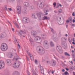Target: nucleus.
<instances>
[{
  "instance_id": "1",
  "label": "nucleus",
  "mask_w": 75,
  "mask_h": 75,
  "mask_svg": "<svg viewBox=\"0 0 75 75\" xmlns=\"http://www.w3.org/2000/svg\"><path fill=\"white\" fill-rule=\"evenodd\" d=\"M36 16H38V17L39 18H43V20H50V18L49 17H47V16L45 17L44 15L41 13H39L36 14Z\"/></svg>"
},
{
  "instance_id": "39",
  "label": "nucleus",
  "mask_w": 75,
  "mask_h": 75,
  "mask_svg": "<svg viewBox=\"0 0 75 75\" xmlns=\"http://www.w3.org/2000/svg\"><path fill=\"white\" fill-rule=\"evenodd\" d=\"M8 9L9 10V11H12V9L11 8H8Z\"/></svg>"
},
{
  "instance_id": "37",
  "label": "nucleus",
  "mask_w": 75,
  "mask_h": 75,
  "mask_svg": "<svg viewBox=\"0 0 75 75\" xmlns=\"http://www.w3.org/2000/svg\"><path fill=\"white\" fill-rule=\"evenodd\" d=\"M72 16H75V13L73 12L72 14Z\"/></svg>"
},
{
  "instance_id": "25",
  "label": "nucleus",
  "mask_w": 75,
  "mask_h": 75,
  "mask_svg": "<svg viewBox=\"0 0 75 75\" xmlns=\"http://www.w3.org/2000/svg\"><path fill=\"white\" fill-rule=\"evenodd\" d=\"M32 17L33 18H36V17H35V13H33L32 14Z\"/></svg>"
},
{
  "instance_id": "24",
  "label": "nucleus",
  "mask_w": 75,
  "mask_h": 75,
  "mask_svg": "<svg viewBox=\"0 0 75 75\" xmlns=\"http://www.w3.org/2000/svg\"><path fill=\"white\" fill-rule=\"evenodd\" d=\"M64 55L65 56H68V57H70V55L67 52H64Z\"/></svg>"
},
{
  "instance_id": "45",
  "label": "nucleus",
  "mask_w": 75,
  "mask_h": 75,
  "mask_svg": "<svg viewBox=\"0 0 75 75\" xmlns=\"http://www.w3.org/2000/svg\"><path fill=\"white\" fill-rule=\"evenodd\" d=\"M26 58L27 59L28 61H29V59L28 58V57H27L26 56Z\"/></svg>"
},
{
  "instance_id": "36",
  "label": "nucleus",
  "mask_w": 75,
  "mask_h": 75,
  "mask_svg": "<svg viewBox=\"0 0 75 75\" xmlns=\"http://www.w3.org/2000/svg\"><path fill=\"white\" fill-rule=\"evenodd\" d=\"M59 13H62V10L60 9V11H59Z\"/></svg>"
},
{
  "instance_id": "50",
  "label": "nucleus",
  "mask_w": 75,
  "mask_h": 75,
  "mask_svg": "<svg viewBox=\"0 0 75 75\" xmlns=\"http://www.w3.org/2000/svg\"><path fill=\"white\" fill-rule=\"evenodd\" d=\"M48 13H46L44 14V15H48Z\"/></svg>"
},
{
  "instance_id": "44",
  "label": "nucleus",
  "mask_w": 75,
  "mask_h": 75,
  "mask_svg": "<svg viewBox=\"0 0 75 75\" xmlns=\"http://www.w3.org/2000/svg\"><path fill=\"white\" fill-rule=\"evenodd\" d=\"M12 30L14 32V28H12Z\"/></svg>"
},
{
  "instance_id": "15",
  "label": "nucleus",
  "mask_w": 75,
  "mask_h": 75,
  "mask_svg": "<svg viewBox=\"0 0 75 75\" xmlns=\"http://www.w3.org/2000/svg\"><path fill=\"white\" fill-rule=\"evenodd\" d=\"M24 6L27 7H28L30 6V4H29V3L27 2H25L24 3Z\"/></svg>"
},
{
  "instance_id": "52",
  "label": "nucleus",
  "mask_w": 75,
  "mask_h": 75,
  "mask_svg": "<svg viewBox=\"0 0 75 75\" xmlns=\"http://www.w3.org/2000/svg\"><path fill=\"white\" fill-rule=\"evenodd\" d=\"M72 26H73V27H74V26H75V24H72Z\"/></svg>"
},
{
  "instance_id": "59",
  "label": "nucleus",
  "mask_w": 75,
  "mask_h": 75,
  "mask_svg": "<svg viewBox=\"0 0 75 75\" xmlns=\"http://www.w3.org/2000/svg\"><path fill=\"white\" fill-rule=\"evenodd\" d=\"M68 25H66V28H68Z\"/></svg>"
},
{
  "instance_id": "34",
  "label": "nucleus",
  "mask_w": 75,
  "mask_h": 75,
  "mask_svg": "<svg viewBox=\"0 0 75 75\" xmlns=\"http://www.w3.org/2000/svg\"><path fill=\"white\" fill-rule=\"evenodd\" d=\"M35 63L36 64H38L37 62H38V61L37 60H35Z\"/></svg>"
},
{
  "instance_id": "5",
  "label": "nucleus",
  "mask_w": 75,
  "mask_h": 75,
  "mask_svg": "<svg viewBox=\"0 0 75 75\" xmlns=\"http://www.w3.org/2000/svg\"><path fill=\"white\" fill-rule=\"evenodd\" d=\"M57 49L60 54H62L63 53V50L62 49V47L59 45L57 46Z\"/></svg>"
},
{
  "instance_id": "48",
  "label": "nucleus",
  "mask_w": 75,
  "mask_h": 75,
  "mask_svg": "<svg viewBox=\"0 0 75 75\" xmlns=\"http://www.w3.org/2000/svg\"><path fill=\"white\" fill-rule=\"evenodd\" d=\"M18 64H19V65H18V67H19L20 65V62H19L18 63Z\"/></svg>"
},
{
  "instance_id": "14",
  "label": "nucleus",
  "mask_w": 75,
  "mask_h": 75,
  "mask_svg": "<svg viewBox=\"0 0 75 75\" xmlns=\"http://www.w3.org/2000/svg\"><path fill=\"white\" fill-rule=\"evenodd\" d=\"M4 63V62L2 60H1L0 61V69H1V68H3V65L2 64H3Z\"/></svg>"
},
{
  "instance_id": "41",
  "label": "nucleus",
  "mask_w": 75,
  "mask_h": 75,
  "mask_svg": "<svg viewBox=\"0 0 75 75\" xmlns=\"http://www.w3.org/2000/svg\"><path fill=\"white\" fill-rule=\"evenodd\" d=\"M8 62H9V63H11V60L8 59Z\"/></svg>"
},
{
  "instance_id": "32",
  "label": "nucleus",
  "mask_w": 75,
  "mask_h": 75,
  "mask_svg": "<svg viewBox=\"0 0 75 75\" xmlns=\"http://www.w3.org/2000/svg\"><path fill=\"white\" fill-rule=\"evenodd\" d=\"M44 13H48V11L47 10H44Z\"/></svg>"
},
{
  "instance_id": "3",
  "label": "nucleus",
  "mask_w": 75,
  "mask_h": 75,
  "mask_svg": "<svg viewBox=\"0 0 75 75\" xmlns=\"http://www.w3.org/2000/svg\"><path fill=\"white\" fill-rule=\"evenodd\" d=\"M37 50H38L39 52L41 55H43L45 53V50L41 46H39L37 47Z\"/></svg>"
},
{
  "instance_id": "6",
  "label": "nucleus",
  "mask_w": 75,
  "mask_h": 75,
  "mask_svg": "<svg viewBox=\"0 0 75 75\" xmlns=\"http://www.w3.org/2000/svg\"><path fill=\"white\" fill-rule=\"evenodd\" d=\"M35 41H38V43H40L42 41V39L40 37H37L35 38L34 39Z\"/></svg>"
},
{
  "instance_id": "20",
  "label": "nucleus",
  "mask_w": 75,
  "mask_h": 75,
  "mask_svg": "<svg viewBox=\"0 0 75 75\" xmlns=\"http://www.w3.org/2000/svg\"><path fill=\"white\" fill-rule=\"evenodd\" d=\"M62 7V5L61 4H59L57 3V6L56 7V8H58L59 6Z\"/></svg>"
},
{
  "instance_id": "46",
  "label": "nucleus",
  "mask_w": 75,
  "mask_h": 75,
  "mask_svg": "<svg viewBox=\"0 0 75 75\" xmlns=\"http://www.w3.org/2000/svg\"><path fill=\"white\" fill-rule=\"evenodd\" d=\"M62 72H65V69H63L62 70Z\"/></svg>"
},
{
  "instance_id": "57",
  "label": "nucleus",
  "mask_w": 75,
  "mask_h": 75,
  "mask_svg": "<svg viewBox=\"0 0 75 75\" xmlns=\"http://www.w3.org/2000/svg\"><path fill=\"white\" fill-rule=\"evenodd\" d=\"M73 42H75V40H74V39H73Z\"/></svg>"
},
{
  "instance_id": "40",
  "label": "nucleus",
  "mask_w": 75,
  "mask_h": 75,
  "mask_svg": "<svg viewBox=\"0 0 75 75\" xmlns=\"http://www.w3.org/2000/svg\"><path fill=\"white\" fill-rule=\"evenodd\" d=\"M27 73L28 75H30V72H29V71H28Z\"/></svg>"
},
{
  "instance_id": "13",
  "label": "nucleus",
  "mask_w": 75,
  "mask_h": 75,
  "mask_svg": "<svg viewBox=\"0 0 75 75\" xmlns=\"http://www.w3.org/2000/svg\"><path fill=\"white\" fill-rule=\"evenodd\" d=\"M42 2H41L40 3V4H38L37 7L38 8H42Z\"/></svg>"
},
{
  "instance_id": "51",
  "label": "nucleus",
  "mask_w": 75,
  "mask_h": 75,
  "mask_svg": "<svg viewBox=\"0 0 75 75\" xmlns=\"http://www.w3.org/2000/svg\"><path fill=\"white\" fill-rule=\"evenodd\" d=\"M18 46L19 47V48H20V45H19V44H18Z\"/></svg>"
},
{
  "instance_id": "47",
  "label": "nucleus",
  "mask_w": 75,
  "mask_h": 75,
  "mask_svg": "<svg viewBox=\"0 0 75 75\" xmlns=\"http://www.w3.org/2000/svg\"><path fill=\"white\" fill-rule=\"evenodd\" d=\"M66 69L67 70V71H69V69H68V68H66Z\"/></svg>"
},
{
  "instance_id": "23",
  "label": "nucleus",
  "mask_w": 75,
  "mask_h": 75,
  "mask_svg": "<svg viewBox=\"0 0 75 75\" xmlns=\"http://www.w3.org/2000/svg\"><path fill=\"white\" fill-rule=\"evenodd\" d=\"M22 13H23V14H26L27 13V9H25L23 10Z\"/></svg>"
},
{
  "instance_id": "53",
  "label": "nucleus",
  "mask_w": 75,
  "mask_h": 75,
  "mask_svg": "<svg viewBox=\"0 0 75 75\" xmlns=\"http://www.w3.org/2000/svg\"><path fill=\"white\" fill-rule=\"evenodd\" d=\"M54 12L55 13H57V11H56V10H55L54 11Z\"/></svg>"
},
{
  "instance_id": "56",
  "label": "nucleus",
  "mask_w": 75,
  "mask_h": 75,
  "mask_svg": "<svg viewBox=\"0 0 75 75\" xmlns=\"http://www.w3.org/2000/svg\"><path fill=\"white\" fill-rule=\"evenodd\" d=\"M14 0H10V1H14Z\"/></svg>"
},
{
  "instance_id": "4",
  "label": "nucleus",
  "mask_w": 75,
  "mask_h": 75,
  "mask_svg": "<svg viewBox=\"0 0 75 75\" xmlns=\"http://www.w3.org/2000/svg\"><path fill=\"white\" fill-rule=\"evenodd\" d=\"M17 34L19 35L21 37H25V36L24 35H23L24 34H25V31H23L21 30H20V31H19L18 30L17 31Z\"/></svg>"
},
{
  "instance_id": "62",
  "label": "nucleus",
  "mask_w": 75,
  "mask_h": 75,
  "mask_svg": "<svg viewBox=\"0 0 75 75\" xmlns=\"http://www.w3.org/2000/svg\"><path fill=\"white\" fill-rule=\"evenodd\" d=\"M8 23H9L10 25H11V23H10V22H9Z\"/></svg>"
},
{
  "instance_id": "61",
  "label": "nucleus",
  "mask_w": 75,
  "mask_h": 75,
  "mask_svg": "<svg viewBox=\"0 0 75 75\" xmlns=\"http://www.w3.org/2000/svg\"><path fill=\"white\" fill-rule=\"evenodd\" d=\"M65 36H66V37H68V35H67V34H66Z\"/></svg>"
},
{
  "instance_id": "16",
  "label": "nucleus",
  "mask_w": 75,
  "mask_h": 75,
  "mask_svg": "<svg viewBox=\"0 0 75 75\" xmlns=\"http://www.w3.org/2000/svg\"><path fill=\"white\" fill-rule=\"evenodd\" d=\"M28 55L30 56V58L31 60H34V57L30 53H28Z\"/></svg>"
},
{
  "instance_id": "64",
  "label": "nucleus",
  "mask_w": 75,
  "mask_h": 75,
  "mask_svg": "<svg viewBox=\"0 0 75 75\" xmlns=\"http://www.w3.org/2000/svg\"><path fill=\"white\" fill-rule=\"evenodd\" d=\"M33 75H36L35 73H34L33 74Z\"/></svg>"
},
{
  "instance_id": "60",
  "label": "nucleus",
  "mask_w": 75,
  "mask_h": 75,
  "mask_svg": "<svg viewBox=\"0 0 75 75\" xmlns=\"http://www.w3.org/2000/svg\"><path fill=\"white\" fill-rule=\"evenodd\" d=\"M70 63L72 64H73V62H72V61H71V62H70Z\"/></svg>"
},
{
  "instance_id": "35",
  "label": "nucleus",
  "mask_w": 75,
  "mask_h": 75,
  "mask_svg": "<svg viewBox=\"0 0 75 75\" xmlns=\"http://www.w3.org/2000/svg\"><path fill=\"white\" fill-rule=\"evenodd\" d=\"M69 21H70L69 20H67L66 21V23H69Z\"/></svg>"
},
{
  "instance_id": "63",
  "label": "nucleus",
  "mask_w": 75,
  "mask_h": 75,
  "mask_svg": "<svg viewBox=\"0 0 75 75\" xmlns=\"http://www.w3.org/2000/svg\"><path fill=\"white\" fill-rule=\"evenodd\" d=\"M44 61H45V60L42 59V62H44Z\"/></svg>"
},
{
  "instance_id": "19",
  "label": "nucleus",
  "mask_w": 75,
  "mask_h": 75,
  "mask_svg": "<svg viewBox=\"0 0 75 75\" xmlns=\"http://www.w3.org/2000/svg\"><path fill=\"white\" fill-rule=\"evenodd\" d=\"M48 42L47 40H45L43 42V44L44 45H48Z\"/></svg>"
},
{
  "instance_id": "43",
  "label": "nucleus",
  "mask_w": 75,
  "mask_h": 75,
  "mask_svg": "<svg viewBox=\"0 0 75 75\" xmlns=\"http://www.w3.org/2000/svg\"><path fill=\"white\" fill-rule=\"evenodd\" d=\"M13 67L14 68H16V67H17V65H14V66H13Z\"/></svg>"
},
{
  "instance_id": "18",
  "label": "nucleus",
  "mask_w": 75,
  "mask_h": 75,
  "mask_svg": "<svg viewBox=\"0 0 75 75\" xmlns=\"http://www.w3.org/2000/svg\"><path fill=\"white\" fill-rule=\"evenodd\" d=\"M25 19L26 21L23 22L24 24H26V23H29V19L28 18H25Z\"/></svg>"
},
{
  "instance_id": "22",
  "label": "nucleus",
  "mask_w": 75,
  "mask_h": 75,
  "mask_svg": "<svg viewBox=\"0 0 75 75\" xmlns=\"http://www.w3.org/2000/svg\"><path fill=\"white\" fill-rule=\"evenodd\" d=\"M51 31L52 32L53 34H57L56 32L54 31V29H53L51 28Z\"/></svg>"
},
{
  "instance_id": "8",
  "label": "nucleus",
  "mask_w": 75,
  "mask_h": 75,
  "mask_svg": "<svg viewBox=\"0 0 75 75\" xmlns=\"http://www.w3.org/2000/svg\"><path fill=\"white\" fill-rule=\"evenodd\" d=\"M16 8L18 11L19 10V9L20 10L18 12V15H19V14H21V7H20V6H18L16 7Z\"/></svg>"
},
{
  "instance_id": "33",
  "label": "nucleus",
  "mask_w": 75,
  "mask_h": 75,
  "mask_svg": "<svg viewBox=\"0 0 75 75\" xmlns=\"http://www.w3.org/2000/svg\"><path fill=\"white\" fill-rule=\"evenodd\" d=\"M62 45H63L65 46V42H62Z\"/></svg>"
},
{
  "instance_id": "38",
  "label": "nucleus",
  "mask_w": 75,
  "mask_h": 75,
  "mask_svg": "<svg viewBox=\"0 0 75 75\" xmlns=\"http://www.w3.org/2000/svg\"><path fill=\"white\" fill-rule=\"evenodd\" d=\"M13 23H14V24L15 25H16L17 24V23L15 21H13Z\"/></svg>"
},
{
  "instance_id": "42",
  "label": "nucleus",
  "mask_w": 75,
  "mask_h": 75,
  "mask_svg": "<svg viewBox=\"0 0 75 75\" xmlns=\"http://www.w3.org/2000/svg\"><path fill=\"white\" fill-rule=\"evenodd\" d=\"M8 60H7L6 61V63H7V64H8L9 63V62H8Z\"/></svg>"
},
{
  "instance_id": "49",
  "label": "nucleus",
  "mask_w": 75,
  "mask_h": 75,
  "mask_svg": "<svg viewBox=\"0 0 75 75\" xmlns=\"http://www.w3.org/2000/svg\"><path fill=\"white\" fill-rule=\"evenodd\" d=\"M73 23H75V19L73 20Z\"/></svg>"
},
{
  "instance_id": "55",
  "label": "nucleus",
  "mask_w": 75,
  "mask_h": 75,
  "mask_svg": "<svg viewBox=\"0 0 75 75\" xmlns=\"http://www.w3.org/2000/svg\"><path fill=\"white\" fill-rule=\"evenodd\" d=\"M52 74H54V71L52 70Z\"/></svg>"
},
{
  "instance_id": "28",
  "label": "nucleus",
  "mask_w": 75,
  "mask_h": 75,
  "mask_svg": "<svg viewBox=\"0 0 75 75\" xmlns=\"http://www.w3.org/2000/svg\"><path fill=\"white\" fill-rule=\"evenodd\" d=\"M68 74V72L66 71H65V72H64L63 74L64 75H67V74Z\"/></svg>"
},
{
  "instance_id": "21",
  "label": "nucleus",
  "mask_w": 75,
  "mask_h": 75,
  "mask_svg": "<svg viewBox=\"0 0 75 75\" xmlns=\"http://www.w3.org/2000/svg\"><path fill=\"white\" fill-rule=\"evenodd\" d=\"M50 46L52 47H54V43L52 41H51L50 42Z\"/></svg>"
},
{
  "instance_id": "26",
  "label": "nucleus",
  "mask_w": 75,
  "mask_h": 75,
  "mask_svg": "<svg viewBox=\"0 0 75 75\" xmlns=\"http://www.w3.org/2000/svg\"><path fill=\"white\" fill-rule=\"evenodd\" d=\"M68 19L71 22H72V17H70Z\"/></svg>"
},
{
  "instance_id": "9",
  "label": "nucleus",
  "mask_w": 75,
  "mask_h": 75,
  "mask_svg": "<svg viewBox=\"0 0 75 75\" xmlns=\"http://www.w3.org/2000/svg\"><path fill=\"white\" fill-rule=\"evenodd\" d=\"M14 56V55L13 54L11 53H9L8 54V57L9 58H12Z\"/></svg>"
},
{
  "instance_id": "2",
  "label": "nucleus",
  "mask_w": 75,
  "mask_h": 75,
  "mask_svg": "<svg viewBox=\"0 0 75 75\" xmlns=\"http://www.w3.org/2000/svg\"><path fill=\"white\" fill-rule=\"evenodd\" d=\"M1 49L3 51H6L8 49V47L6 44L5 43H2L1 47Z\"/></svg>"
},
{
  "instance_id": "17",
  "label": "nucleus",
  "mask_w": 75,
  "mask_h": 75,
  "mask_svg": "<svg viewBox=\"0 0 75 75\" xmlns=\"http://www.w3.org/2000/svg\"><path fill=\"white\" fill-rule=\"evenodd\" d=\"M40 67L41 72L42 74V73H44V68L42 66H41L40 64Z\"/></svg>"
},
{
  "instance_id": "58",
  "label": "nucleus",
  "mask_w": 75,
  "mask_h": 75,
  "mask_svg": "<svg viewBox=\"0 0 75 75\" xmlns=\"http://www.w3.org/2000/svg\"><path fill=\"white\" fill-rule=\"evenodd\" d=\"M68 40H69V41L70 42H71V41H70V39H68Z\"/></svg>"
},
{
  "instance_id": "29",
  "label": "nucleus",
  "mask_w": 75,
  "mask_h": 75,
  "mask_svg": "<svg viewBox=\"0 0 75 75\" xmlns=\"http://www.w3.org/2000/svg\"><path fill=\"white\" fill-rule=\"evenodd\" d=\"M33 8H34V7H33V6H30V10H33Z\"/></svg>"
},
{
  "instance_id": "30",
  "label": "nucleus",
  "mask_w": 75,
  "mask_h": 75,
  "mask_svg": "<svg viewBox=\"0 0 75 75\" xmlns=\"http://www.w3.org/2000/svg\"><path fill=\"white\" fill-rule=\"evenodd\" d=\"M62 40H67V38H62Z\"/></svg>"
},
{
  "instance_id": "7",
  "label": "nucleus",
  "mask_w": 75,
  "mask_h": 75,
  "mask_svg": "<svg viewBox=\"0 0 75 75\" xmlns=\"http://www.w3.org/2000/svg\"><path fill=\"white\" fill-rule=\"evenodd\" d=\"M1 37H0V40L1 39V38H5L7 36V34L5 33H3L1 35Z\"/></svg>"
},
{
  "instance_id": "11",
  "label": "nucleus",
  "mask_w": 75,
  "mask_h": 75,
  "mask_svg": "<svg viewBox=\"0 0 75 75\" xmlns=\"http://www.w3.org/2000/svg\"><path fill=\"white\" fill-rule=\"evenodd\" d=\"M31 34L33 37H35L37 35V32L35 31H33L32 32Z\"/></svg>"
},
{
  "instance_id": "12",
  "label": "nucleus",
  "mask_w": 75,
  "mask_h": 75,
  "mask_svg": "<svg viewBox=\"0 0 75 75\" xmlns=\"http://www.w3.org/2000/svg\"><path fill=\"white\" fill-rule=\"evenodd\" d=\"M16 56H15L14 58L15 59H16V61H17V60H18V59H21V58H20V57H19L18 56V55H17V54L16 53Z\"/></svg>"
},
{
  "instance_id": "54",
  "label": "nucleus",
  "mask_w": 75,
  "mask_h": 75,
  "mask_svg": "<svg viewBox=\"0 0 75 75\" xmlns=\"http://www.w3.org/2000/svg\"><path fill=\"white\" fill-rule=\"evenodd\" d=\"M72 44H74V45H75V43L74 42H72Z\"/></svg>"
},
{
  "instance_id": "31",
  "label": "nucleus",
  "mask_w": 75,
  "mask_h": 75,
  "mask_svg": "<svg viewBox=\"0 0 75 75\" xmlns=\"http://www.w3.org/2000/svg\"><path fill=\"white\" fill-rule=\"evenodd\" d=\"M15 25H16V27H17V28H19V26L18 25V24H17Z\"/></svg>"
},
{
  "instance_id": "10",
  "label": "nucleus",
  "mask_w": 75,
  "mask_h": 75,
  "mask_svg": "<svg viewBox=\"0 0 75 75\" xmlns=\"http://www.w3.org/2000/svg\"><path fill=\"white\" fill-rule=\"evenodd\" d=\"M50 64L52 65L53 67H55V66L56 65V63L54 61L50 62Z\"/></svg>"
},
{
  "instance_id": "27",
  "label": "nucleus",
  "mask_w": 75,
  "mask_h": 75,
  "mask_svg": "<svg viewBox=\"0 0 75 75\" xmlns=\"http://www.w3.org/2000/svg\"><path fill=\"white\" fill-rule=\"evenodd\" d=\"M57 4V3L56 2H54L53 3V5L54 7H55V6H56V5Z\"/></svg>"
}]
</instances>
